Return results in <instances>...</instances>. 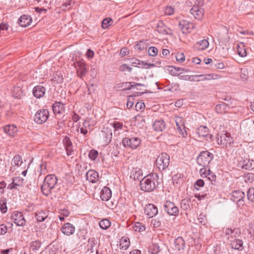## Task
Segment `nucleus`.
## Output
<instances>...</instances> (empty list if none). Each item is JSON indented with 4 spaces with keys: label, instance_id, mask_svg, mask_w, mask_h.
Here are the masks:
<instances>
[{
    "label": "nucleus",
    "instance_id": "59",
    "mask_svg": "<svg viewBox=\"0 0 254 254\" xmlns=\"http://www.w3.org/2000/svg\"><path fill=\"white\" fill-rule=\"evenodd\" d=\"M176 59L178 62H183L185 60V57L183 53H177L176 55Z\"/></svg>",
    "mask_w": 254,
    "mask_h": 254
},
{
    "label": "nucleus",
    "instance_id": "8",
    "mask_svg": "<svg viewBox=\"0 0 254 254\" xmlns=\"http://www.w3.org/2000/svg\"><path fill=\"white\" fill-rule=\"evenodd\" d=\"M245 196V194L243 191L238 190L232 192L231 199L233 201L236 202L239 207H241L244 205V198Z\"/></svg>",
    "mask_w": 254,
    "mask_h": 254
},
{
    "label": "nucleus",
    "instance_id": "12",
    "mask_svg": "<svg viewBox=\"0 0 254 254\" xmlns=\"http://www.w3.org/2000/svg\"><path fill=\"white\" fill-rule=\"evenodd\" d=\"M175 123L176 128L179 133L183 137H185L187 134V132L185 129L184 119L181 117L176 116L175 117Z\"/></svg>",
    "mask_w": 254,
    "mask_h": 254
},
{
    "label": "nucleus",
    "instance_id": "44",
    "mask_svg": "<svg viewBox=\"0 0 254 254\" xmlns=\"http://www.w3.org/2000/svg\"><path fill=\"white\" fill-rule=\"evenodd\" d=\"M120 246L122 247V249L127 250L129 246V240L127 238H122L121 239Z\"/></svg>",
    "mask_w": 254,
    "mask_h": 254
},
{
    "label": "nucleus",
    "instance_id": "5",
    "mask_svg": "<svg viewBox=\"0 0 254 254\" xmlns=\"http://www.w3.org/2000/svg\"><path fill=\"white\" fill-rule=\"evenodd\" d=\"M170 164V156L166 153L160 154L156 160V164L160 171L166 170Z\"/></svg>",
    "mask_w": 254,
    "mask_h": 254
},
{
    "label": "nucleus",
    "instance_id": "63",
    "mask_svg": "<svg viewBox=\"0 0 254 254\" xmlns=\"http://www.w3.org/2000/svg\"><path fill=\"white\" fill-rule=\"evenodd\" d=\"M249 229L248 232L252 236L254 237V223H251L249 224Z\"/></svg>",
    "mask_w": 254,
    "mask_h": 254
},
{
    "label": "nucleus",
    "instance_id": "11",
    "mask_svg": "<svg viewBox=\"0 0 254 254\" xmlns=\"http://www.w3.org/2000/svg\"><path fill=\"white\" fill-rule=\"evenodd\" d=\"M233 141V139L229 132L218 134L217 142L219 144L227 146V145H230Z\"/></svg>",
    "mask_w": 254,
    "mask_h": 254
},
{
    "label": "nucleus",
    "instance_id": "23",
    "mask_svg": "<svg viewBox=\"0 0 254 254\" xmlns=\"http://www.w3.org/2000/svg\"><path fill=\"white\" fill-rule=\"evenodd\" d=\"M32 19L31 17L28 15H22L18 20V24L23 27L29 26L32 22Z\"/></svg>",
    "mask_w": 254,
    "mask_h": 254
},
{
    "label": "nucleus",
    "instance_id": "38",
    "mask_svg": "<svg viewBox=\"0 0 254 254\" xmlns=\"http://www.w3.org/2000/svg\"><path fill=\"white\" fill-rule=\"evenodd\" d=\"M190 199L187 198L183 199L181 202V208L184 210H188L190 207Z\"/></svg>",
    "mask_w": 254,
    "mask_h": 254
},
{
    "label": "nucleus",
    "instance_id": "3",
    "mask_svg": "<svg viewBox=\"0 0 254 254\" xmlns=\"http://www.w3.org/2000/svg\"><path fill=\"white\" fill-rule=\"evenodd\" d=\"M203 4V0H196L193 7L190 9V13L195 19L198 20L202 19L204 13V9L202 7Z\"/></svg>",
    "mask_w": 254,
    "mask_h": 254
},
{
    "label": "nucleus",
    "instance_id": "25",
    "mask_svg": "<svg viewBox=\"0 0 254 254\" xmlns=\"http://www.w3.org/2000/svg\"><path fill=\"white\" fill-rule=\"evenodd\" d=\"M112 196L111 190L108 187H105L102 190L100 197L103 201H108Z\"/></svg>",
    "mask_w": 254,
    "mask_h": 254
},
{
    "label": "nucleus",
    "instance_id": "9",
    "mask_svg": "<svg viewBox=\"0 0 254 254\" xmlns=\"http://www.w3.org/2000/svg\"><path fill=\"white\" fill-rule=\"evenodd\" d=\"M165 211L170 215L177 216L179 214V209L175 204L170 201H166L164 204Z\"/></svg>",
    "mask_w": 254,
    "mask_h": 254
},
{
    "label": "nucleus",
    "instance_id": "15",
    "mask_svg": "<svg viewBox=\"0 0 254 254\" xmlns=\"http://www.w3.org/2000/svg\"><path fill=\"white\" fill-rule=\"evenodd\" d=\"M144 213L149 217L152 218L158 213L157 207L153 204H148L145 207Z\"/></svg>",
    "mask_w": 254,
    "mask_h": 254
},
{
    "label": "nucleus",
    "instance_id": "13",
    "mask_svg": "<svg viewBox=\"0 0 254 254\" xmlns=\"http://www.w3.org/2000/svg\"><path fill=\"white\" fill-rule=\"evenodd\" d=\"M13 222L18 226H23L25 225L26 221L23 214L20 212H14L11 216Z\"/></svg>",
    "mask_w": 254,
    "mask_h": 254
},
{
    "label": "nucleus",
    "instance_id": "45",
    "mask_svg": "<svg viewBox=\"0 0 254 254\" xmlns=\"http://www.w3.org/2000/svg\"><path fill=\"white\" fill-rule=\"evenodd\" d=\"M148 54L150 56L155 57L158 54V50L155 47H150L148 49Z\"/></svg>",
    "mask_w": 254,
    "mask_h": 254
},
{
    "label": "nucleus",
    "instance_id": "58",
    "mask_svg": "<svg viewBox=\"0 0 254 254\" xmlns=\"http://www.w3.org/2000/svg\"><path fill=\"white\" fill-rule=\"evenodd\" d=\"M165 14L171 15L174 12V9L172 6H167L164 9Z\"/></svg>",
    "mask_w": 254,
    "mask_h": 254
},
{
    "label": "nucleus",
    "instance_id": "40",
    "mask_svg": "<svg viewBox=\"0 0 254 254\" xmlns=\"http://www.w3.org/2000/svg\"><path fill=\"white\" fill-rule=\"evenodd\" d=\"M113 22V20L111 18H106L102 22V27L103 29L108 28Z\"/></svg>",
    "mask_w": 254,
    "mask_h": 254
},
{
    "label": "nucleus",
    "instance_id": "14",
    "mask_svg": "<svg viewBox=\"0 0 254 254\" xmlns=\"http://www.w3.org/2000/svg\"><path fill=\"white\" fill-rule=\"evenodd\" d=\"M78 67L76 69V72L78 76L81 78L84 76L88 72V69L86 67V64L83 61H79L77 63Z\"/></svg>",
    "mask_w": 254,
    "mask_h": 254
},
{
    "label": "nucleus",
    "instance_id": "49",
    "mask_svg": "<svg viewBox=\"0 0 254 254\" xmlns=\"http://www.w3.org/2000/svg\"><path fill=\"white\" fill-rule=\"evenodd\" d=\"M196 75H182L180 76V79L185 80H189L190 81H196Z\"/></svg>",
    "mask_w": 254,
    "mask_h": 254
},
{
    "label": "nucleus",
    "instance_id": "52",
    "mask_svg": "<svg viewBox=\"0 0 254 254\" xmlns=\"http://www.w3.org/2000/svg\"><path fill=\"white\" fill-rule=\"evenodd\" d=\"M98 155V152L97 151L94 149L91 150L89 152V157L92 160H95Z\"/></svg>",
    "mask_w": 254,
    "mask_h": 254
},
{
    "label": "nucleus",
    "instance_id": "17",
    "mask_svg": "<svg viewBox=\"0 0 254 254\" xmlns=\"http://www.w3.org/2000/svg\"><path fill=\"white\" fill-rule=\"evenodd\" d=\"M54 113L55 115H62L65 112L64 104L60 102H55L52 106Z\"/></svg>",
    "mask_w": 254,
    "mask_h": 254
},
{
    "label": "nucleus",
    "instance_id": "6",
    "mask_svg": "<svg viewBox=\"0 0 254 254\" xmlns=\"http://www.w3.org/2000/svg\"><path fill=\"white\" fill-rule=\"evenodd\" d=\"M140 143L141 140L138 137H125L122 140V144L124 147H129L132 149L137 148Z\"/></svg>",
    "mask_w": 254,
    "mask_h": 254
},
{
    "label": "nucleus",
    "instance_id": "64",
    "mask_svg": "<svg viewBox=\"0 0 254 254\" xmlns=\"http://www.w3.org/2000/svg\"><path fill=\"white\" fill-rule=\"evenodd\" d=\"M151 224L154 227H159L161 225V222L157 219H152L151 220Z\"/></svg>",
    "mask_w": 254,
    "mask_h": 254
},
{
    "label": "nucleus",
    "instance_id": "53",
    "mask_svg": "<svg viewBox=\"0 0 254 254\" xmlns=\"http://www.w3.org/2000/svg\"><path fill=\"white\" fill-rule=\"evenodd\" d=\"M240 76L242 80H246L248 77V71L247 69H242L240 72Z\"/></svg>",
    "mask_w": 254,
    "mask_h": 254
},
{
    "label": "nucleus",
    "instance_id": "31",
    "mask_svg": "<svg viewBox=\"0 0 254 254\" xmlns=\"http://www.w3.org/2000/svg\"><path fill=\"white\" fill-rule=\"evenodd\" d=\"M231 246L232 249L242 251L243 249V242L240 239H235L231 243Z\"/></svg>",
    "mask_w": 254,
    "mask_h": 254
},
{
    "label": "nucleus",
    "instance_id": "60",
    "mask_svg": "<svg viewBox=\"0 0 254 254\" xmlns=\"http://www.w3.org/2000/svg\"><path fill=\"white\" fill-rule=\"evenodd\" d=\"M135 107L136 111H141L142 110L144 109L145 104L143 102H138L137 103H136Z\"/></svg>",
    "mask_w": 254,
    "mask_h": 254
},
{
    "label": "nucleus",
    "instance_id": "26",
    "mask_svg": "<svg viewBox=\"0 0 254 254\" xmlns=\"http://www.w3.org/2000/svg\"><path fill=\"white\" fill-rule=\"evenodd\" d=\"M12 95L16 99H20L24 96L23 91L20 85L13 87L12 90Z\"/></svg>",
    "mask_w": 254,
    "mask_h": 254
},
{
    "label": "nucleus",
    "instance_id": "2",
    "mask_svg": "<svg viewBox=\"0 0 254 254\" xmlns=\"http://www.w3.org/2000/svg\"><path fill=\"white\" fill-rule=\"evenodd\" d=\"M58 179L55 175H47L43 182L41 189L42 193L48 196L57 184Z\"/></svg>",
    "mask_w": 254,
    "mask_h": 254
},
{
    "label": "nucleus",
    "instance_id": "22",
    "mask_svg": "<svg viewBox=\"0 0 254 254\" xmlns=\"http://www.w3.org/2000/svg\"><path fill=\"white\" fill-rule=\"evenodd\" d=\"M196 132L199 136L207 137V140H208V138L211 140L212 135L208 133V129L206 127L200 126L196 130Z\"/></svg>",
    "mask_w": 254,
    "mask_h": 254
},
{
    "label": "nucleus",
    "instance_id": "37",
    "mask_svg": "<svg viewBox=\"0 0 254 254\" xmlns=\"http://www.w3.org/2000/svg\"><path fill=\"white\" fill-rule=\"evenodd\" d=\"M142 177V170L139 169L138 170H135L134 171H133L132 174L130 176V177L134 180H139Z\"/></svg>",
    "mask_w": 254,
    "mask_h": 254
},
{
    "label": "nucleus",
    "instance_id": "34",
    "mask_svg": "<svg viewBox=\"0 0 254 254\" xmlns=\"http://www.w3.org/2000/svg\"><path fill=\"white\" fill-rule=\"evenodd\" d=\"M238 54L241 57H245L247 56L246 50L243 43H240L237 45Z\"/></svg>",
    "mask_w": 254,
    "mask_h": 254
},
{
    "label": "nucleus",
    "instance_id": "36",
    "mask_svg": "<svg viewBox=\"0 0 254 254\" xmlns=\"http://www.w3.org/2000/svg\"><path fill=\"white\" fill-rule=\"evenodd\" d=\"M0 210L2 213H5L7 211L6 199L4 197H2L0 199Z\"/></svg>",
    "mask_w": 254,
    "mask_h": 254
},
{
    "label": "nucleus",
    "instance_id": "4",
    "mask_svg": "<svg viewBox=\"0 0 254 254\" xmlns=\"http://www.w3.org/2000/svg\"><path fill=\"white\" fill-rule=\"evenodd\" d=\"M213 156V154L207 150L201 151L197 157V163L200 166H208Z\"/></svg>",
    "mask_w": 254,
    "mask_h": 254
},
{
    "label": "nucleus",
    "instance_id": "50",
    "mask_svg": "<svg viewBox=\"0 0 254 254\" xmlns=\"http://www.w3.org/2000/svg\"><path fill=\"white\" fill-rule=\"evenodd\" d=\"M125 84L126 85H128L127 86H126V88L127 89H131V88H133L134 87L137 86H145V85L141 83H135L133 82H129V83H126Z\"/></svg>",
    "mask_w": 254,
    "mask_h": 254
},
{
    "label": "nucleus",
    "instance_id": "29",
    "mask_svg": "<svg viewBox=\"0 0 254 254\" xmlns=\"http://www.w3.org/2000/svg\"><path fill=\"white\" fill-rule=\"evenodd\" d=\"M209 46V42L206 39H203L196 42L194 48L197 51L204 50Z\"/></svg>",
    "mask_w": 254,
    "mask_h": 254
},
{
    "label": "nucleus",
    "instance_id": "48",
    "mask_svg": "<svg viewBox=\"0 0 254 254\" xmlns=\"http://www.w3.org/2000/svg\"><path fill=\"white\" fill-rule=\"evenodd\" d=\"M248 199L252 201H254V188H250L247 191Z\"/></svg>",
    "mask_w": 254,
    "mask_h": 254
},
{
    "label": "nucleus",
    "instance_id": "30",
    "mask_svg": "<svg viewBox=\"0 0 254 254\" xmlns=\"http://www.w3.org/2000/svg\"><path fill=\"white\" fill-rule=\"evenodd\" d=\"M48 211L46 210H40L35 213V217L39 222L44 221L48 217Z\"/></svg>",
    "mask_w": 254,
    "mask_h": 254
},
{
    "label": "nucleus",
    "instance_id": "33",
    "mask_svg": "<svg viewBox=\"0 0 254 254\" xmlns=\"http://www.w3.org/2000/svg\"><path fill=\"white\" fill-rule=\"evenodd\" d=\"M175 248L178 251L183 250L185 247V243L182 237L177 238L175 241Z\"/></svg>",
    "mask_w": 254,
    "mask_h": 254
},
{
    "label": "nucleus",
    "instance_id": "47",
    "mask_svg": "<svg viewBox=\"0 0 254 254\" xmlns=\"http://www.w3.org/2000/svg\"><path fill=\"white\" fill-rule=\"evenodd\" d=\"M88 242L89 243V246H88L89 248H88V250L89 251V249H90L91 252H94L93 248L96 244V241L95 238H93L89 239L88 240Z\"/></svg>",
    "mask_w": 254,
    "mask_h": 254
},
{
    "label": "nucleus",
    "instance_id": "56",
    "mask_svg": "<svg viewBox=\"0 0 254 254\" xmlns=\"http://www.w3.org/2000/svg\"><path fill=\"white\" fill-rule=\"evenodd\" d=\"M208 173H207V176H206V178L210 180L211 182H214L216 180V175L213 173L210 170H208Z\"/></svg>",
    "mask_w": 254,
    "mask_h": 254
},
{
    "label": "nucleus",
    "instance_id": "32",
    "mask_svg": "<svg viewBox=\"0 0 254 254\" xmlns=\"http://www.w3.org/2000/svg\"><path fill=\"white\" fill-rule=\"evenodd\" d=\"M229 108V106L227 104L222 102L221 104L216 106L215 110L218 113L223 114L227 112Z\"/></svg>",
    "mask_w": 254,
    "mask_h": 254
},
{
    "label": "nucleus",
    "instance_id": "1",
    "mask_svg": "<svg viewBox=\"0 0 254 254\" xmlns=\"http://www.w3.org/2000/svg\"><path fill=\"white\" fill-rule=\"evenodd\" d=\"M158 185V176L157 174H150L145 176L140 181L141 190L144 192L153 191Z\"/></svg>",
    "mask_w": 254,
    "mask_h": 254
},
{
    "label": "nucleus",
    "instance_id": "20",
    "mask_svg": "<svg viewBox=\"0 0 254 254\" xmlns=\"http://www.w3.org/2000/svg\"><path fill=\"white\" fill-rule=\"evenodd\" d=\"M86 178L90 182L94 183L98 180V173L95 170H90L87 172Z\"/></svg>",
    "mask_w": 254,
    "mask_h": 254
},
{
    "label": "nucleus",
    "instance_id": "55",
    "mask_svg": "<svg viewBox=\"0 0 254 254\" xmlns=\"http://www.w3.org/2000/svg\"><path fill=\"white\" fill-rule=\"evenodd\" d=\"M198 220L202 225H205L207 222L206 217L205 215L201 213L198 217Z\"/></svg>",
    "mask_w": 254,
    "mask_h": 254
},
{
    "label": "nucleus",
    "instance_id": "21",
    "mask_svg": "<svg viewBox=\"0 0 254 254\" xmlns=\"http://www.w3.org/2000/svg\"><path fill=\"white\" fill-rule=\"evenodd\" d=\"M63 143L66 149V154L70 156L73 152L72 143L69 137L65 136L63 139Z\"/></svg>",
    "mask_w": 254,
    "mask_h": 254
},
{
    "label": "nucleus",
    "instance_id": "57",
    "mask_svg": "<svg viewBox=\"0 0 254 254\" xmlns=\"http://www.w3.org/2000/svg\"><path fill=\"white\" fill-rule=\"evenodd\" d=\"M129 63L133 66L137 67V65H140V61L136 58H130L128 59Z\"/></svg>",
    "mask_w": 254,
    "mask_h": 254
},
{
    "label": "nucleus",
    "instance_id": "35",
    "mask_svg": "<svg viewBox=\"0 0 254 254\" xmlns=\"http://www.w3.org/2000/svg\"><path fill=\"white\" fill-rule=\"evenodd\" d=\"M18 182H21L22 183L24 181L23 179H20L19 178H15L13 179V182L10 184L8 186V189L10 190H12L13 189L16 188V186H22L21 183H18Z\"/></svg>",
    "mask_w": 254,
    "mask_h": 254
},
{
    "label": "nucleus",
    "instance_id": "46",
    "mask_svg": "<svg viewBox=\"0 0 254 254\" xmlns=\"http://www.w3.org/2000/svg\"><path fill=\"white\" fill-rule=\"evenodd\" d=\"M206 80H210L217 79L220 78V76L218 74L214 73L206 74H204Z\"/></svg>",
    "mask_w": 254,
    "mask_h": 254
},
{
    "label": "nucleus",
    "instance_id": "41",
    "mask_svg": "<svg viewBox=\"0 0 254 254\" xmlns=\"http://www.w3.org/2000/svg\"><path fill=\"white\" fill-rule=\"evenodd\" d=\"M147 47V43L141 41H139L134 46L135 49L140 51L146 49Z\"/></svg>",
    "mask_w": 254,
    "mask_h": 254
},
{
    "label": "nucleus",
    "instance_id": "42",
    "mask_svg": "<svg viewBox=\"0 0 254 254\" xmlns=\"http://www.w3.org/2000/svg\"><path fill=\"white\" fill-rule=\"evenodd\" d=\"M160 251V247L157 244H152L149 248V252L151 254H158Z\"/></svg>",
    "mask_w": 254,
    "mask_h": 254
},
{
    "label": "nucleus",
    "instance_id": "39",
    "mask_svg": "<svg viewBox=\"0 0 254 254\" xmlns=\"http://www.w3.org/2000/svg\"><path fill=\"white\" fill-rule=\"evenodd\" d=\"M110 221L107 219H103L99 222V226L100 228L103 230L107 229L110 226Z\"/></svg>",
    "mask_w": 254,
    "mask_h": 254
},
{
    "label": "nucleus",
    "instance_id": "16",
    "mask_svg": "<svg viewBox=\"0 0 254 254\" xmlns=\"http://www.w3.org/2000/svg\"><path fill=\"white\" fill-rule=\"evenodd\" d=\"M156 30L162 34L172 35L173 34L172 30L167 27L162 21L158 22L156 27Z\"/></svg>",
    "mask_w": 254,
    "mask_h": 254
},
{
    "label": "nucleus",
    "instance_id": "27",
    "mask_svg": "<svg viewBox=\"0 0 254 254\" xmlns=\"http://www.w3.org/2000/svg\"><path fill=\"white\" fill-rule=\"evenodd\" d=\"M42 243L39 240L33 241L30 244V252L32 254H35L41 248Z\"/></svg>",
    "mask_w": 254,
    "mask_h": 254
},
{
    "label": "nucleus",
    "instance_id": "18",
    "mask_svg": "<svg viewBox=\"0 0 254 254\" xmlns=\"http://www.w3.org/2000/svg\"><path fill=\"white\" fill-rule=\"evenodd\" d=\"M4 132L10 137H14L18 131L17 128L14 125H8L3 127Z\"/></svg>",
    "mask_w": 254,
    "mask_h": 254
},
{
    "label": "nucleus",
    "instance_id": "28",
    "mask_svg": "<svg viewBox=\"0 0 254 254\" xmlns=\"http://www.w3.org/2000/svg\"><path fill=\"white\" fill-rule=\"evenodd\" d=\"M153 127L155 131H162L165 129L166 125L163 120L160 119L158 120H156L154 122L153 124Z\"/></svg>",
    "mask_w": 254,
    "mask_h": 254
},
{
    "label": "nucleus",
    "instance_id": "62",
    "mask_svg": "<svg viewBox=\"0 0 254 254\" xmlns=\"http://www.w3.org/2000/svg\"><path fill=\"white\" fill-rule=\"evenodd\" d=\"M212 65L220 69H223L225 67L224 64L222 62L213 63Z\"/></svg>",
    "mask_w": 254,
    "mask_h": 254
},
{
    "label": "nucleus",
    "instance_id": "7",
    "mask_svg": "<svg viewBox=\"0 0 254 254\" xmlns=\"http://www.w3.org/2000/svg\"><path fill=\"white\" fill-rule=\"evenodd\" d=\"M49 117V111L47 109L38 110L35 115L34 121L38 124L45 123Z\"/></svg>",
    "mask_w": 254,
    "mask_h": 254
},
{
    "label": "nucleus",
    "instance_id": "51",
    "mask_svg": "<svg viewBox=\"0 0 254 254\" xmlns=\"http://www.w3.org/2000/svg\"><path fill=\"white\" fill-rule=\"evenodd\" d=\"M254 168V162L253 160L250 161L249 160L248 162L245 163L243 166V168L245 169L246 170H251Z\"/></svg>",
    "mask_w": 254,
    "mask_h": 254
},
{
    "label": "nucleus",
    "instance_id": "43",
    "mask_svg": "<svg viewBox=\"0 0 254 254\" xmlns=\"http://www.w3.org/2000/svg\"><path fill=\"white\" fill-rule=\"evenodd\" d=\"M133 229L135 231L142 232L145 230V226L140 222H135Z\"/></svg>",
    "mask_w": 254,
    "mask_h": 254
},
{
    "label": "nucleus",
    "instance_id": "19",
    "mask_svg": "<svg viewBox=\"0 0 254 254\" xmlns=\"http://www.w3.org/2000/svg\"><path fill=\"white\" fill-rule=\"evenodd\" d=\"M63 233L67 236L73 234L75 231L74 226L69 223L64 224L61 228Z\"/></svg>",
    "mask_w": 254,
    "mask_h": 254
},
{
    "label": "nucleus",
    "instance_id": "24",
    "mask_svg": "<svg viewBox=\"0 0 254 254\" xmlns=\"http://www.w3.org/2000/svg\"><path fill=\"white\" fill-rule=\"evenodd\" d=\"M45 91L46 89L44 87L41 85H38L34 87L33 88V94L36 98H40L44 95Z\"/></svg>",
    "mask_w": 254,
    "mask_h": 254
},
{
    "label": "nucleus",
    "instance_id": "10",
    "mask_svg": "<svg viewBox=\"0 0 254 254\" xmlns=\"http://www.w3.org/2000/svg\"><path fill=\"white\" fill-rule=\"evenodd\" d=\"M179 27L183 33L188 34L191 32L193 29L194 24L187 20H182L179 22Z\"/></svg>",
    "mask_w": 254,
    "mask_h": 254
},
{
    "label": "nucleus",
    "instance_id": "54",
    "mask_svg": "<svg viewBox=\"0 0 254 254\" xmlns=\"http://www.w3.org/2000/svg\"><path fill=\"white\" fill-rule=\"evenodd\" d=\"M20 163H21V157L19 155H16L12 159V163L14 165L19 166Z\"/></svg>",
    "mask_w": 254,
    "mask_h": 254
},
{
    "label": "nucleus",
    "instance_id": "61",
    "mask_svg": "<svg viewBox=\"0 0 254 254\" xmlns=\"http://www.w3.org/2000/svg\"><path fill=\"white\" fill-rule=\"evenodd\" d=\"M120 70L122 71H125L127 70L129 72H131L132 70V68L126 64H124L120 66Z\"/></svg>",
    "mask_w": 254,
    "mask_h": 254
}]
</instances>
